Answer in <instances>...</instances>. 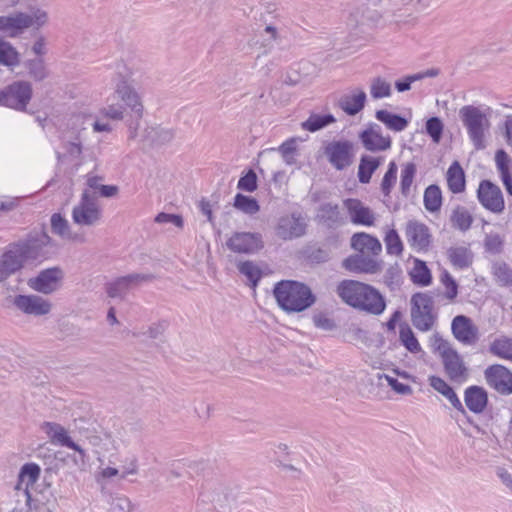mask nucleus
Here are the masks:
<instances>
[{
    "label": "nucleus",
    "mask_w": 512,
    "mask_h": 512,
    "mask_svg": "<svg viewBox=\"0 0 512 512\" xmlns=\"http://www.w3.org/2000/svg\"><path fill=\"white\" fill-rule=\"evenodd\" d=\"M337 295L347 305L372 315H380L386 307L384 297L374 287L355 280L337 285Z\"/></svg>",
    "instance_id": "1"
},
{
    "label": "nucleus",
    "mask_w": 512,
    "mask_h": 512,
    "mask_svg": "<svg viewBox=\"0 0 512 512\" xmlns=\"http://www.w3.org/2000/svg\"><path fill=\"white\" fill-rule=\"evenodd\" d=\"M273 294L279 307L288 313L302 312L316 302V296L310 287L294 280H282L276 283Z\"/></svg>",
    "instance_id": "2"
},
{
    "label": "nucleus",
    "mask_w": 512,
    "mask_h": 512,
    "mask_svg": "<svg viewBox=\"0 0 512 512\" xmlns=\"http://www.w3.org/2000/svg\"><path fill=\"white\" fill-rule=\"evenodd\" d=\"M430 342L433 351L439 354L445 375L450 382L457 385L465 383L470 372L459 352L438 333L433 334Z\"/></svg>",
    "instance_id": "3"
},
{
    "label": "nucleus",
    "mask_w": 512,
    "mask_h": 512,
    "mask_svg": "<svg viewBox=\"0 0 512 512\" xmlns=\"http://www.w3.org/2000/svg\"><path fill=\"white\" fill-rule=\"evenodd\" d=\"M40 472L39 465L35 463H26L21 467L15 486L16 506L9 512H36L40 507H48L44 503H36L29 490L39 479Z\"/></svg>",
    "instance_id": "4"
},
{
    "label": "nucleus",
    "mask_w": 512,
    "mask_h": 512,
    "mask_svg": "<svg viewBox=\"0 0 512 512\" xmlns=\"http://www.w3.org/2000/svg\"><path fill=\"white\" fill-rule=\"evenodd\" d=\"M48 22V13L41 8H32L30 13L18 12L11 16H0V29L9 37H17L28 28L39 29Z\"/></svg>",
    "instance_id": "5"
},
{
    "label": "nucleus",
    "mask_w": 512,
    "mask_h": 512,
    "mask_svg": "<svg viewBox=\"0 0 512 512\" xmlns=\"http://www.w3.org/2000/svg\"><path fill=\"white\" fill-rule=\"evenodd\" d=\"M463 125L467 129L468 136L476 150L486 147L485 135L490 128L488 117L475 106H463L459 111Z\"/></svg>",
    "instance_id": "6"
},
{
    "label": "nucleus",
    "mask_w": 512,
    "mask_h": 512,
    "mask_svg": "<svg viewBox=\"0 0 512 512\" xmlns=\"http://www.w3.org/2000/svg\"><path fill=\"white\" fill-rule=\"evenodd\" d=\"M102 218V209L97 197L89 190H84L79 202L72 209V220L79 226H95Z\"/></svg>",
    "instance_id": "7"
},
{
    "label": "nucleus",
    "mask_w": 512,
    "mask_h": 512,
    "mask_svg": "<svg viewBox=\"0 0 512 512\" xmlns=\"http://www.w3.org/2000/svg\"><path fill=\"white\" fill-rule=\"evenodd\" d=\"M411 318L414 327L420 331H429L435 321L432 313L433 299L426 293H416L411 299Z\"/></svg>",
    "instance_id": "8"
},
{
    "label": "nucleus",
    "mask_w": 512,
    "mask_h": 512,
    "mask_svg": "<svg viewBox=\"0 0 512 512\" xmlns=\"http://www.w3.org/2000/svg\"><path fill=\"white\" fill-rule=\"evenodd\" d=\"M32 97V86L26 81H15L0 89V106L24 111Z\"/></svg>",
    "instance_id": "9"
},
{
    "label": "nucleus",
    "mask_w": 512,
    "mask_h": 512,
    "mask_svg": "<svg viewBox=\"0 0 512 512\" xmlns=\"http://www.w3.org/2000/svg\"><path fill=\"white\" fill-rule=\"evenodd\" d=\"M115 92L117 93L118 97L124 102V107L129 108L136 119L135 126L133 127L132 125H130V138H134L136 137V130L139 125V120L143 117L144 113V106L142 103L141 96L135 90V88L131 86L125 79H121L116 82Z\"/></svg>",
    "instance_id": "10"
},
{
    "label": "nucleus",
    "mask_w": 512,
    "mask_h": 512,
    "mask_svg": "<svg viewBox=\"0 0 512 512\" xmlns=\"http://www.w3.org/2000/svg\"><path fill=\"white\" fill-rule=\"evenodd\" d=\"M324 154L335 169L343 170L353 163L354 144L348 140L332 141L325 146Z\"/></svg>",
    "instance_id": "11"
},
{
    "label": "nucleus",
    "mask_w": 512,
    "mask_h": 512,
    "mask_svg": "<svg viewBox=\"0 0 512 512\" xmlns=\"http://www.w3.org/2000/svg\"><path fill=\"white\" fill-rule=\"evenodd\" d=\"M480 204L488 211L500 214L505 209V201L499 186L490 180H482L477 190Z\"/></svg>",
    "instance_id": "12"
},
{
    "label": "nucleus",
    "mask_w": 512,
    "mask_h": 512,
    "mask_svg": "<svg viewBox=\"0 0 512 512\" xmlns=\"http://www.w3.org/2000/svg\"><path fill=\"white\" fill-rule=\"evenodd\" d=\"M315 222L329 230H336L347 224V217L342 213L338 204L332 202L321 203L315 213Z\"/></svg>",
    "instance_id": "13"
},
{
    "label": "nucleus",
    "mask_w": 512,
    "mask_h": 512,
    "mask_svg": "<svg viewBox=\"0 0 512 512\" xmlns=\"http://www.w3.org/2000/svg\"><path fill=\"white\" fill-rule=\"evenodd\" d=\"M307 224L301 213H292L279 218L275 227L276 235L282 240H292L303 236Z\"/></svg>",
    "instance_id": "14"
},
{
    "label": "nucleus",
    "mask_w": 512,
    "mask_h": 512,
    "mask_svg": "<svg viewBox=\"0 0 512 512\" xmlns=\"http://www.w3.org/2000/svg\"><path fill=\"white\" fill-rule=\"evenodd\" d=\"M13 246L24 260L35 259L44 247L53 246V241L47 232L42 229L41 231L31 232L25 241Z\"/></svg>",
    "instance_id": "15"
},
{
    "label": "nucleus",
    "mask_w": 512,
    "mask_h": 512,
    "mask_svg": "<svg viewBox=\"0 0 512 512\" xmlns=\"http://www.w3.org/2000/svg\"><path fill=\"white\" fill-rule=\"evenodd\" d=\"M152 279L153 276L151 274L143 273H132L122 276L106 285V293L111 298L123 299L131 289Z\"/></svg>",
    "instance_id": "16"
},
{
    "label": "nucleus",
    "mask_w": 512,
    "mask_h": 512,
    "mask_svg": "<svg viewBox=\"0 0 512 512\" xmlns=\"http://www.w3.org/2000/svg\"><path fill=\"white\" fill-rule=\"evenodd\" d=\"M226 245L235 253L254 254L263 248V240L260 233L235 232Z\"/></svg>",
    "instance_id": "17"
},
{
    "label": "nucleus",
    "mask_w": 512,
    "mask_h": 512,
    "mask_svg": "<svg viewBox=\"0 0 512 512\" xmlns=\"http://www.w3.org/2000/svg\"><path fill=\"white\" fill-rule=\"evenodd\" d=\"M13 304L22 313L35 317L47 315L52 309L49 300L34 294L17 295L13 299Z\"/></svg>",
    "instance_id": "18"
},
{
    "label": "nucleus",
    "mask_w": 512,
    "mask_h": 512,
    "mask_svg": "<svg viewBox=\"0 0 512 512\" xmlns=\"http://www.w3.org/2000/svg\"><path fill=\"white\" fill-rule=\"evenodd\" d=\"M41 429L53 445L70 448L76 451L81 459L85 458V451L71 439L68 431L62 425L55 422H44Z\"/></svg>",
    "instance_id": "19"
},
{
    "label": "nucleus",
    "mask_w": 512,
    "mask_h": 512,
    "mask_svg": "<svg viewBox=\"0 0 512 512\" xmlns=\"http://www.w3.org/2000/svg\"><path fill=\"white\" fill-rule=\"evenodd\" d=\"M349 220L354 225L373 226L376 220L375 213L361 200L348 198L343 201Z\"/></svg>",
    "instance_id": "20"
},
{
    "label": "nucleus",
    "mask_w": 512,
    "mask_h": 512,
    "mask_svg": "<svg viewBox=\"0 0 512 512\" xmlns=\"http://www.w3.org/2000/svg\"><path fill=\"white\" fill-rule=\"evenodd\" d=\"M485 378L490 387L503 395L512 393V373L502 365H492L485 370Z\"/></svg>",
    "instance_id": "21"
},
{
    "label": "nucleus",
    "mask_w": 512,
    "mask_h": 512,
    "mask_svg": "<svg viewBox=\"0 0 512 512\" xmlns=\"http://www.w3.org/2000/svg\"><path fill=\"white\" fill-rule=\"evenodd\" d=\"M364 148L371 152L386 151L391 147V137L384 136L378 124H370L367 129L359 134Z\"/></svg>",
    "instance_id": "22"
},
{
    "label": "nucleus",
    "mask_w": 512,
    "mask_h": 512,
    "mask_svg": "<svg viewBox=\"0 0 512 512\" xmlns=\"http://www.w3.org/2000/svg\"><path fill=\"white\" fill-rule=\"evenodd\" d=\"M452 334L463 345H474L479 339L478 328L464 315L454 317L451 324Z\"/></svg>",
    "instance_id": "23"
},
{
    "label": "nucleus",
    "mask_w": 512,
    "mask_h": 512,
    "mask_svg": "<svg viewBox=\"0 0 512 512\" xmlns=\"http://www.w3.org/2000/svg\"><path fill=\"white\" fill-rule=\"evenodd\" d=\"M62 276V270L60 268L53 267L41 271L38 276L31 278L28 284L30 288L37 292L50 294L57 290Z\"/></svg>",
    "instance_id": "24"
},
{
    "label": "nucleus",
    "mask_w": 512,
    "mask_h": 512,
    "mask_svg": "<svg viewBox=\"0 0 512 512\" xmlns=\"http://www.w3.org/2000/svg\"><path fill=\"white\" fill-rule=\"evenodd\" d=\"M406 237L410 246L418 251L426 250L430 245L428 227L417 221H409L406 225Z\"/></svg>",
    "instance_id": "25"
},
{
    "label": "nucleus",
    "mask_w": 512,
    "mask_h": 512,
    "mask_svg": "<svg viewBox=\"0 0 512 512\" xmlns=\"http://www.w3.org/2000/svg\"><path fill=\"white\" fill-rule=\"evenodd\" d=\"M343 266L351 272L370 274L377 273L381 269L379 261L363 253L349 256L343 261Z\"/></svg>",
    "instance_id": "26"
},
{
    "label": "nucleus",
    "mask_w": 512,
    "mask_h": 512,
    "mask_svg": "<svg viewBox=\"0 0 512 512\" xmlns=\"http://www.w3.org/2000/svg\"><path fill=\"white\" fill-rule=\"evenodd\" d=\"M23 257L14 246L0 256V283L18 272L24 264Z\"/></svg>",
    "instance_id": "27"
},
{
    "label": "nucleus",
    "mask_w": 512,
    "mask_h": 512,
    "mask_svg": "<svg viewBox=\"0 0 512 512\" xmlns=\"http://www.w3.org/2000/svg\"><path fill=\"white\" fill-rule=\"evenodd\" d=\"M365 102L366 93L356 88L340 96L337 104L347 115L354 116L364 108Z\"/></svg>",
    "instance_id": "28"
},
{
    "label": "nucleus",
    "mask_w": 512,
    "mask_h": 512,
    "mask_svg": "<svg viewBox=\"0 0 512 512\" xmlns=\"http://www.w3.org/2000/svg\"><path fill=\"white\" fill-rule=\"evenodd\" d=\"M351 246L353 249L363 254L378 255L382 251L379 240L367 233H356L351 238Z\"/></svg>",
    "instance_id": "29"
},
{
    "label": "nucleus",
    "mask_w": 512,
    "mask_h": 512,
    "mask_svg": "<svg viewBox=\"0 0 512 512\" xmlns=\"http://www.w3.org/2000/svg\"><path fill=\"white\" fill-rule=\"evenodd\" d=\"M495 164L503 185L509 195L512 196V159L503 149L495 153Z\"/></svg>",
    "instance_id": "30"
},
{
    "label": "nucleus",
    "mask_w": 512,
    "mask_h": 512,
    "mask_svg": "<svg viewBox=\"0 0 512 512\" xmlns=\"http://www.w3.org/2000/svg\"><path fill=\"white\" fill-rule=\"evenodd\" d=\"M465 404L467 408L474 413H481L487 405V393L478 386H471L465 391Z\"/></svg>",
    "instance_id": "31"
},
{
    "label": "nucleus",
    "mask_w": 512,
    "mask_h": 512,
    "mask_svg": "<svg viewBox=\"0 0 512 512\" xmlns=\"http://www.w3.org/2000/svg\"><path fill=\"white\" fill-rule=\"evenodd\" d=\"M265 21V27L261 33L265 46H272L280 43L284 38V29L281 20L277 17H273L271 21Z\"/></svg>",
    "instance_id": "32"
},
{
    "label": "nucleus",
    "mask_w": 512,
    "mask_h": 512,
    "mask_svg": "<svg viewBox=\"0 0 512 512\" xmlns=\"http://www.w3.org/2000/svg\"><path fill=\"white\" fill-rule=\"evenodd\" d=\"M447 185L449 190L458 194L465 190V173L459 162L454 161L448 168L447 174Z\"/></svg>",
    "instance_id": "33"
},
{
    "label": "nucleus",
    "mask_w": 512,
    "mask_h": 512,
    "mask_svg": "<svg viewBox=\"0 0 512 512\" xmlns=\"http://www.w3.org/2000/svg\"><path fill=\"white\" fill-rule=\"evenodd\" d=\"M382 157H373L370 155H363L360 159L358 167V179L362 184L370 182L373 173L378 169L382 163Z\"/></svg>",
    "instance_id": "34"
},
{
    "label": "nucleus",
    "mask_w": 512,
    "mask_h": 512,
    "mask_svg": "<svg viewBox=\"0 0 512 512\" xmlns=\"http://www.w3.org/2000/svg\"><path fill=\"white\" fill-rule=\"evenodd\" d=\"M473 220L471 212L461 205H457L450 215L452 227L460 230L461 232L468 231L472 226Z\"/></svg>",
    "instance_id": "35"
},
{
    "label": "nucleus",
    "mask_w": 512,
    "mask_h": 512,
    "mask_svg": "<svg viewBox=\"0 0 512 512\" xmlns=\"http://www.w3.org/2000/svg\"><path fill=\"white\" fill-rule=\"evenodd\" d=\"M375 117L378 121L385 124V126L395 132H401L408 126V121L404 117L393 114L387 110L376 111Z\"/></svg>",
    "instance_id": "36"
},
{
    "label": "nucleus",
    "mask_w": 512,
    "mask_h": 512,
    "mask_svg": "<svg viewBox=\"0 0 512 512\" xmlns=\"http://www.w3.org/2000/svg\"><path fill=\"white\" fill-rule=\"evenodd\" d=\"M20 63L17 49L4 38H0V65L14 68Z\"/></svg>",
    "instance_id": "37"
},
{
    "label": "nucleus",
    "mask_w": 512,
    "mask_h": 512,
    "mask_svg": "<svg viewBox=\"0 0 512 512\" xmlns=\"http://www.w3.org/2000/svg\"><path fill=\"white\" fill-rule=\"evenodd\" d=\"M145 138L152 145H164L172 141L174 132L172 129L161 126L149 127L145 130Z\"/></svg>",
    "instance_id": "38"
},
{
    "label": "nucleus",
    "mask_w": 512,
    "mask_h": 512,
    "mask_svg": "<svg viewBox=\"0 0 512 512\" xmlns=\"http://www.w3.org/2000/svg\"><path fill=\"white\" fill-rule=\"evenodd\" d=\"M448 257L455 268L464 269L472 263V253L466 247H452L448 250Z\"/></svg>",
    "instance_id": "39"
},
{
    "label": "nucleus",
    "mask_w": 512,
    "mask_h": 512,
    "mask_svg": "<svg viewBox=\"0 0 512 512\" xmlns=\"http://www.w3.org/2000/svg\"><path fill=\"white\" fill-rule=\"evenodd\" d=\"M51 231L64 240H73L74 236L71 231L68 220L60 213L52 214L50 218Z\"/></svg>",
    "instance_id": "40"
},
{
    "label": "nucleus",
    "mask_w": 512,
    "mask_h": 512,
    "mask_svg": "<svg viewBox=\"0 0 512 512\" xmlns=\"http://www.w3.org/2000/svg\"><path fill=\"white\" fill-rule=\"evenodd\" d=\"M489 351L494 356L512 361V339L505 336L496 338L491 342Z\"/></svg>",
    "instance_id": "41"
},
{
    "label": "nucleus",
    "mask_w": 512,
    "mask_h": 512,
    "mask_svg": "<svg viewBox=\"0 0 512 512\" xmlns=\"http://www.w3.org/2000/svg\"><path fill=\"white\" fill-rule=\"evenodd\" d=\"M410 276L413 283L421 286H427L432 281V276L429 268L427 267L425 262L419 259L414 260L413 267L410 271Z\"/></svg>",
    "instance_id": "42"
},
{
    "label": "nucleus",
    "mask_w": 512,
    "mask_h": 512,
    "mask_svg": "<svg viewBox=\"0 0 512 512\" xmlns=\"http://www.w3.org/2000/svg\"><path fill=\"white\" fill-rule=\"evenodd\" d=\"M336 121L332 114L319 115L311 114L309 118L302 122L301 127L309 132H316Z\"/></svg>",
    "instance_id": "43"
},
{
    "label": "nucleus",
    "mask_w": 512,
    "mask_h": 512,
    "mask_svg": "<svg viewBox=\"0 0 512 512\" xmlns=\"http://www.w3.org/2000/svg\"><path fill=\"white\" fill-rule=\"evenodd\" d=\"M492 274L499 286H512V268L507 263L502 261L495 262L492 265Z\"/></svg>",
    "instance_id": "44"
},
{
    "label": "nucleus",
    "mask_w": 512,
    "mask_h": 512,
    "mask_svg": "<svg viewBox=\"0 0 512 512\" xmlns=\"http://www.w3.org/2000/svg\"><path fill=\"white\" fill-rule=\"evenodd\" d=\"M424 206L429 212L440 210L442 205V193L437 185H430L424 192Z\"/></svg>",
    "instance_id": "45"
},
{
    "label": "nucleus",
    "mask_w": 512,
    "mask_h": 512,
    "mask_svg": "<svg viewBox=\"0 0 512 512\" xmlns=\"http://www.w3.org/2000/svg\"><path fill=\"white\" fill-rule=\"evenodd\" d=\"M239 272L244 275L250 282L252 287H256L262 278V271L253 261H241L237 264Z\"/></svg>",
    "instance_id": "46"
},
{
    "label": "nucleus",
    "mask_w": 512,
    "mask_h": 512,
    "mask_svg": "<svg viewBox=\"0 0 512 512\" xmlns=\"http://www.w3.org/2000/svg\"><path fill=\"white\" fill-rule=\"evenodd\" d=\"M399 339L402 345L411 353H418L421 346L408 324L403 323L399 327Z\"/></svg>",
    "instance_id": "47"
},
{
    "label": "nucleus",
    "mask_w": 512,
    "mask_h": 512,
    "mask_svg": "<svg viewBox=\"0 0 512 512\" xmlns=\"http://www.w3.org/2000/svg\"><path fill=\"white\" fill-rule=\"evenodd\" d=\"M233 205L237 210L247 215H254L260 210V205L255 198L241 193L236 194Z\"/></svg>",
    "instance_id": "48"
},
{
    "label": "nucleus",
    "mask_w": 512,
    "mask_h": 512,
    "mask_svg": "<svg viewBox=\"0 0 512 512\" xmlns=\"http://www.w3.org/2000/svg\"><path fill=\"white\" fill-rule=\"evenodd\" d=\"M416 171V165L412 162L405 163L401 170L400 189L401 193L406 197L410 194Z\"/></svg>",
    "instance_id": "49"
},
{
    "label": "nucleus",
    "mask_w": 512,
    "mask_h": 512,
    "mask_svg": "<svg viewBox=\"0 0 512 512\" xmlns=\"http://www.w3.org/2000/svg\"><path fill=\"white\" fill-rule=\"evenodd\" d=\"M296 139L290 138L283 142L278 148H272V150L278 151L284 162L287 165H293L296 163L295 153H296Z\"/></svg>",
    "instance_id": "50"
},
{
    "label": "nucleus",
    "mask_w": 512,
    "mask_h": 512,
    "mask_svg": "<svg viewBox=\"0 0 512 512\" xmlns=\"http://www.w3.org/2000/svg\"><path fill=\"white\" fill-rule=\"evenodd\" d=\"M387 253L390 255L399 256L403 251V243L396 230H389L384 238Z\"/></svg>",
    "instance_id": "51"
},
{
    "label": "nucleus",
    "mask_w": 512,
    "mask_h": 512,
    "mask_svg": "<svg viewBox=\"0 0 512 512\" xmlns=\"http://www.w3.org/2000/svg\"><path fill=\"white\" fill-rule=\"evenodd\" d=\"M357 17H358V12H356L355 14H351L349 25H354V23H355V26H359L361 29V32L364 33L366 31L365 27H369V26H371V24L377 22L378 19L380 18V15L375 10H373V11L369 10L366 12V14L363 13L361 15L360 20Z\"/></svg>",
    "instance_id": "52"
},
{
    "label": "nucleus",
    "mask_w": 512,
    "mask_h": 512,
    "mask_svg": "<svg viewBox=\"0 0 512 512\" xmlns=\"http://www.w3.org/2000/svg\"><path fill=\"white\" fill-rule=\"evenodd\" d=\"M370 94L374 99H381L391 95V85L383 78H375L372 80Z\"/></svg>",
    "instance_id": "53"
},
{
    "label": "nucleus",
    "mask_w": 512,
    "mask_h": 512,
    "mask_svg": "<svg viewBox=\"0 0 512 512\" xmlns=\"http://www.w3.org/2000/svg\"><path fill=\"white\" fill-rule=\"evenodd\" d=\"M397 179V165L395 162H390L388 165V170L386 171L382 182H381V191L385 196H389L391 190L396 183Z\"/></svg>",
    "instance_id": "54"
},
{
    "label": "nucleus",
    "mask_w": 512,
    "mask_h": 512,
    "mask_svg": "<svg viewBox=\"0 0 512 512\" xmlns=\"http://www.w3.org/2000/svg\"><path fill=\"white\" fill-rule=\"evenodd\" d=\"M430 386L444 396L447 400L455 393L453 388L441 377L439 376H430L429 379Z\"/></svg>",
    "instance_id": "55"
},
{
    "label": "nucleus",
    "mask_w": 512,
    "mask_h": 512,
    "mask_svg": "<svg viewBox=\"0 0 512 512\" xmlns=\"http://www.w3.org/2000/svg\"><path fill=\"white\" fill-rule=\"evenodd\" d=\"M27 68L30 76L37 81H41L47 76L44 61L40 58L29 60L27 62Z\"/></svg>",
    "instance_id": "56"
},
{
    "label": "nucleus",
    "mask_w": 512,
    "mask_h": 512,
    "mask_svg": "<svg viewBox=\"0 0 512 512\" xmlns=\"http://www.w3.org/2000/svg\"><path fill=\"white\" fill-rule=\"evenodd\" d=\"M378 379H384L387 382V385L390 386L396 393L401 395H409L412 393L411 386L399 382L396 378L387 375V374H379Z\"/></svg>",
    "instance_id": "57"
},
{
    "label": "nucleus",
    "mask_w": 512,
    "mask_h": 512,
    "mask_svg": "<svg viewBox=\"0 0 512 512\" xmlns=\"http://www.w3.org/2000/svg\"><path fill=\"white\" fill-rule=\"evenodd\" d=\"M441 283L445 287V297L449 300L455 299L458 294V285L449 272L444 271L441 274Z\"/></svg>",
    "instance_id": "58"
},
{
    "label": "nucleus",
    "mask_w": 512,
    "mask_h": 512,
    "mask_svg": "<svg viewBox=\"0 0 512 512\" xmlns=\"http://www.w3.org/2000/svg\"><path fill=\"white\" fill-rule=\"evenodd\" d=\"M125 107L121 104H110L100 110V114L108 119L121 121L124 119Z\"/></svg>",
    "instance_id": "59"
},
{
    "label": "nucleus",
    "mask_w": 512,
    "mask_h": 512,
    "mask_svg": "<svg viewBox=\"0 0 512 512\" xmlns=\"http://www.w3.org/2000/svg\"><path fill=\"white\" fill-rule=\"evenodd\" d=\"M237 188L246 192H254L257 189L256 173L253 170H249L239 179Z\"/></svg>",
    "instance_id": "60"
},
{
    "label": "nucleus",
    "mask_w": 512,
    "mask_h": 512,
    "mask_svg": "<svg viewBox=\"0 0 512 512\" xmlns=\"http://www.w3.org/2000/svg\"><path fill=\"white\" fill-rule=\"evenodd\" d=\"M426 131L434 142H439L443 132V124L438 117H432L426 122Z\"/></svg>",
    "instance_id": "61"
},
{
    "label": "nucleus",
    "mask_w": 512,
    "mask_h": 512,
    "mask_svg": "<svg viewBox=\"0 0 512 512\" xmlns=\"http://www.w3.org/2000/svg\"><path fill=\"white\" fill-rule=\"evenodd\" d=\"M131 502L126 497H117L112 500L110 512H131Z\"/></svg>",
    "instance_id": "62"
},
{
    "label": "nucleus",
    "mask_w": 512,
    "mask_h": 512,
    "mask_svg": "<svg viewBox=\"0 0 512 512\" xmlns=\"http://www.w3.org/2000/svg\"><path fill=\"white\" fill-rule=\"evenodd\" d=\"M503 241L498 234H490L485 238V248L492 253H499L502 249Z\"/></svg>",
    "instance_id": "63"
},
{
    "label": "nucleus",
    "mask_w": 512,
    "mask_h": 512,
    "mask_svg": "<svg viewBox=\"0 0 512 512\" xmlns=\"http://www.w3.org/2000/svg\"><path fill=\"white\" fill-rule=\"evenodd\" d=\"M155 222L159 223V224L172 223L173 225H175L177 227L183 226V219L181 216L175 215V214H168V213H164V212L159 213L155 217Z\"/></svg>",
    "instance_id": "64"
}]
</instances>
